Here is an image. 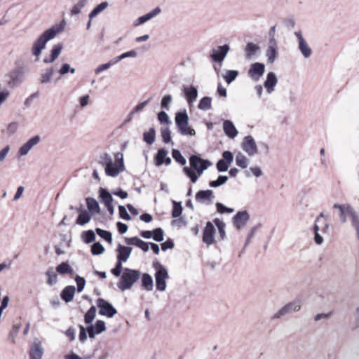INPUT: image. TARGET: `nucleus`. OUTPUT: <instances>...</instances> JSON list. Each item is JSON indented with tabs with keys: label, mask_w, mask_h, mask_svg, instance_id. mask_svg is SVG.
Wrapping results in <instances>:
<instances>
[{
	"label": "nucleus",
	"mask_w": 359,
	"mask_h": 359,
	"mask_svg": "<svg viewBox=\"0 0 359 359\" xmlns=\"http://www.w3.org/2000/svg\"><path fill=\"white\" fill-rule=\"evenodd\" d=\"M95 231H96L97 234L99 236H100L102 238H103L104 240H105L106 241H107L110 243H111L112 235H111V232L106 231V230H103L100 228H97L95 229Z\"/></svg>",
	"instance_id": "a18cd8bd"
},
{
	"label": "nucleus",
	"mask_w": 359,
	"mask_h": 359,
	"mask_svg": "<svg viewBox=\"0 0 359 359\" xmlns=\"http://www.w3.org/2000/svg\"><path fill=\"white\" fill-rule=\"evenodd\" d=\"M99 194L101 203L104 204L109 202H113V197L111 194L104 188H100Z\"/></svg>",
	"instance_id": "f704fd0d"
},
{
	"label": "nucleus",
	"mask_w": 359,
	"mask_h": 359,
	"mask_svg": "<svg viewBox=\"0 0 359 359\" xmlns=\"http://www.w3.org/2000/svg\"><path fill=\"white\" fill-rule=\"evenodd\" d=\"M313 231H314V234H315L314 241H315L316 243L318 245L322 244L323 243V238L319 233L320 226L318 224H314Z\"/></svg>",
	"instance_id": "6e6d98bb"
},
{
	"label": "nucleus",
	"mask_w": 359,
	"mask_h": 359,
	"mask_svg": "<svg viewBox=\"0 0 359 359\" xmlns=\"http://www.w3.org/2000/svg\"><path fill=\"white\" fill-rule=\"evenodd\" d=\"M229 50V45L224 44L223 46H219L212 50L210 57L216 62H221L225 58Z\"/></svg>",
	"instance_id": "2eb2a0df"
},
{
	"label": "nucleus",
	"mask_w": 359,
	"mask_h": 359,
	"mask_svg": "<svg viewBox=\"0 0 359 359\" xmlns=\"http://www.w3.org/2000/svg\"><path fill=\"white\" fill-rule=\"evenodd\" d=\"M118 212H119V216L121 219H123L126 221H129L131 219V217L128 213V212L124 206L119 205L118 206Z\"/></svg>",
	"instance_id": "338daca9"
},
{
	"label": "nucleus",
	"mask_w": 359,
	"mask_h": 359,
	"mask_svg": "<svg viewBox=\"0 0 359 359\" xmlns=\"http://www.w3.org/2000/svg\"><path fill=\"white\" fill-rule=\"evenodd\" d=\"M216 208L218 212L221 214L224 213H232L233 212L234 210L231 208L226 207L224 204L221 203H216Z\"/></svg>",
	"instance_id": "052dcab7"
},
{
	"label": "nucleus",
	"mask_w": 359,
	"mask_h": 359,
	"mask_svg": "<svg viewBox=\"0 0 359 359\" xmlns=\"http://www.w3.org/2000/svg\"><path fill=\"white\" fill-rule=\"evenodd\" d=\"M109 6V4L107 1H103L96 6L89 13L88 18L90 20H93L95 18L99 13L102 12L104 9H106Z\"/></svg>",
	"instance_id": "2f4dec72"
},
{
	"label": "nucleus",
	"mask_w": 359,
	"mask_h": 359,
	"mask_svg": "<svg viewBox=\"0 0 359 359\" xmlns=\"http://www.w3.org/2000/svg\"><path fill=\"white\" fill-rule=\"evenodd\" d=\"M168 156V151L164 149H160L155 156L154 161L156 166H161L163 163L168 165L171 163V158Z\"/></svg>",
	"instance_id": "412c9836"
},
{
	"label": "nucleus",
	"mask_w": 359,
	"mask_h": 359,
	"mask_svg": "<svg viewBox=\"0 0 359 359\" xmlns=\"http://www.w3.org/2000/svg\"><path fill=\"white\" fill-rule=\"evenodd\" d=\"M56 271L60 274H70L72 275L74 273L73 269L67 262H62L57 265L56 267Z\"/></svg>",
	"instance_id": "e433bc0d"
},
{
	"label": "nucleus",
	"mask_w": 359,
	"mask_h": 359,
	"mask_svg": "<svg viewBox=\"0 0 359 359\" xmlns=\"http://www.w3.org/2000/svg\"><path fill=\"white\" fill-rule=\"evenodd\" d=\"M238 72L236 70H227L223 76L225 81L229 84L233 82L238 76Z\"/></svg>",
	"instance_id": "49530a36"
},
{
	"label": "nucleus",
	"mask_w": 359,
	"mask_h": 359,
	"mask_svg": "<svg viewBox=\"0 0 359 359\" xmlns=\"http://www.w3.org/2000/svg\"><path fill=\"white\" fill-rule=\"evenodd\" d=\"M76 288L73 285L65 287L61 292L60 297L65 302L69 303L72 301Z\"/></svg>",
	"instance_id": "a878e982"
},
{
	"label": "nucleus",
	"mask_w": 359,
	"mask_h": 359,
	"mask_svg": "<svg viewBox=\"0 0 359 359\" xmlns=\"http://www.w3.org/2000/svg\"><path fill=\"white\" fill-rule=\"evenodd\" d=\"M94 327L97 334H101L106 330L105 323L101 320H97Z\"/></svg>",
	"instance_id": "69168bd1"
},
{
	"label": "nucleus",
	"mask_w": 359,
	"mask_h": 359,
	"mask_svg": "<svg viewBox=\"0 0 359 359\" xmlns=\"http://www.w3.org/2000/svg\"><path fill=\"white\" fill-rule=\"evenodd\" d=\"M236 163L238 167L245 169L248 167V160L244 154L239 152L236 156Z\"/></svg>",
	"instance_id": "a19ab883"
},
{
	"label": "nucleus",
	"mask_w": 359,
	"mask_h": 359,
	"mask_svg": "<svg viewBox=\"0 0 359 359\" xmlns=\"http://www.w3.org/2000/svg\"><path fill=\"white\" fill-rule=\"evenodd\" d=\"M171 102H172V96L170 95H166L163 97V99L161 100V106L163 109L169 110L170 104Z\"/></svg>",
	"instance_id": "680f3d73"
},
{
	"label": "nucleus",
	"mask_w": 359,
	"mask_h": 359,
	"mask_svg": "<svg viewBox=\"0 0 359 359\" xmlns=\"http://www.w3.org/2000/svg\"><path fill=\"white\" fill-rule=\"evenodd\" d=\"M278 55V45L276 39L269 40V46L266 51L268 63L272 64Z\"/></svg>",
	"instance_id": "a211bd4d"
},
{
	"label": "nucleus",
	"mask_w": 359,
	"mask_h": 359,
	"mask_svg": "<svg viewBox=\"0 0 359 359\" xmlns=\"http://www.w3.org/2000/svg\"><path fill=\"white\" fill-rule=\"evenodd\" d=\"M250 219V215L246 210L238 212L233 218L235 226L240 229L243 227Z\"/></svg>",
	"instance_id": "aec40b11"
},
{
	"label": "nucleus",
	"mask_w": 359,
	"mask_h": 359,
	"mask_svg": "<svg viewBox=\"0 0 359 359\" xmlns=\"http://www.w3.org/2000/svg\"><path fill=\"white\" fill-rule=\"evenodd\" d=\"M301 309V305L298 301L290 302L279 309L273 315L271 319H278L285 315L292 313L294 311H299Z\"/></svg>",
	"instance_id": "6e6552de"
},
{
	"label": "nucleus",
	"mask_w": 359,
	"mask_h": 359,
	"mask_svg": "<svg viewBox=\"0 0 359 359\" xmlns=\"http://www.w3.org/2000/svg\"><path fill=\"white\" fill-rule=\"evenodd\" d=\"M86 205L88 209L92 213L99 214L100 212V208L98 202L94 198L91 197H88L86 198Z\"/></svg>",
	"instance_id": "c756f323"
},
{
	"label": "nucleus",
	"mask_w": 359,
	"mask_h": 359,
	"mask_svg": "<svg viewBox=\"0 0 359 359\" xmlns=\"http://www.w3.org/2000/svg\"><path fill=\"white\" fill-rule=\"evenodd\" d=\"M151 98H149L147 100L140 102L138 104H137L133 110L130 112L128 115V118L126 121V122L129 121L132 117L136 113L144 109V107L151 101Z\"/></svg>",
	"instance_id": "ea45409f"
},
{
	"label": "nucleus",
	"mask_w": 359,
	"mask_h": 359,
	"mask_svg": "<svg viewBox=\"0 0 359 359\" xmlns=\"http://www.w3.org/2000/svg\"><path fill=\"white\" fill-rule=\"evenodd\" d=\"M65 25V21L62 20L59 24H55L43 32L34 42L32 47V53L36 57V61L39 60V56L42 50L46 48V43L63 31Z\"/></svg>",
	"instance_id": "f257e3e1"
},
{
	"label": "nucleus",
	"mask_w": 359,
	"mask_h": 359,
	"mask_svg": "<svg viewBox=\"0 0 359 359\" xmlns=\"http://www.w3.org/2000/svg\"><path fill=\"white\" fill-rule=\"evenodd\" d=\"M104 248L103 245L97 242L91 245V252L93 255H99L104 252Z\"/></svg>",
	"instance_id": "5fc2aeb1"
},
{
	"label": "nucleus",
	"mask_w": 359,
	"mask_h": 359,
	"mask_svg": "<svg viewBox=\"0 0 359 359\" xmlns=\"http://www.w3.org/2000/svg\"><path fill=\"white\" fill-rule=\"evenodd\" d=\"M133 248L128 246H124L121 244H118L117 246V260L120 262H126L128 259Z\"/></svg>",
	"instance_id": "4be33fe9"
},
{
	"label": "nucleus",
	"mask_w": 359,
	"mask_h": 359,
	"mask_svg": "<svg viewBox=\"0 0 359 359\" xmlns=\"http://www.w3.org/2000/svg\"><path fill=\"white\" fill-rule=\"evenodd\" d=\"M173 208L172 211V217L174 218L179 217L182 212V207L180 202L172 201Z\"/></svg>",
	"instance_id": "8fccbe9b"
},
{
	"label": "nucleus",
	"mask_w": 359,
	"mask_h": 359,
	"mask_svg": "<svg viewBox=\"0 0 359 359\" xmlns=\"http://www.w3.org/2000/svg\"><path fill=\"white\" fill-rule=\"evenodd\" d=\"M215 224L217 226L221 239H224L225 237V223L221 221L219 219L216 218L213 220Z\"/></svg>",
	"instance_id": "09e8293b"
},
{
	"label": "nucleus",
	"mask_w": 359,
	"mask_h": 359,
	"mask_svg": "<svg viewBox=\"0 0 359 359\" xmlns=\"http://www.w3.org/2000/svg\"><path fill=\"white\" fill-rule=\"evenodd\" d=\"M175 120L180 134L182 135H195V130L189 126V116L186 111L177 112L175 114Z\"/></svg>",
	"instance_id": "20e7f679"
},
{
	"label": "nucleus",
	"mask_w": 359,
	"mask_h": 359,
	"mask_svg": "<svg viewBox=\"0 0 359 359\" xmlns=\"http://www.w3.org/2000/svg\"><path fill=\"white\" fill-rule=\"evenodd\" d=\"M259 46L252 42L247 43L245 48V57L247 60L255 57L256 53L259 50Z\"/></svg>",
	"instance_id": "bb28decb"
},
{
	"label": "nucleus",
	"mask_w": 359,
	"mask_h": 359,
	"mask_svg": "<svg viewBox=\"0 0 359 359\" xmlns=\"http://www.w3.org/2000/svg\"><path fill=\"white\" fill-rule=\"evenodd\" d=\"M158 119L161 123H170L168 115L164 111H161L158 114Z\"/></svg>",
	"instance_id": "774afa93"
},
{
	"label": "nucleus",
	"mask_w": 359,
	"mask_h": 359,
	"mask_svg": "<svg viewBox=\"0 0 359 359\" xmlns=\"http://www.w3.org/2000/svg\"><path fill=\"white\" fill-rule=\"evenodd\" d=\"M46 276H48L47 283L49 285L52 286L56 284L57 281V275L55 271H53L52 269L48 270L46 272Z\"/></svg>",
	"instance_id": "864d4df0"
},
{
	"label": "nucleus",
	"mask_w": 359,
	"mask_h": 359,
	"mask_svg": "<svg viewBox=\"0 0 359 359\" xmlns=\"http://www.w3.org/2000/svg\"><path fill=\"white\" fill-rule=\"evenodd\" d=\"M212 99L210 97H203L199 102L198 107L201 110L208 111L212 107Z\"/></svg>",
	"instance_id": "58836bf2"
},
{
	"label": "nucleus",
	"mask_w": 359,
	"mask_h": 359,
	"mask_svg": "<svg viewBox=\"0 0 359 359\" xmlns=\"http://www.w3.org/2000/svg\"><path fill=\"white\" fill-rule=\"evenodd\" d=\"M215 228L211 222H208L203 230V241L208 245L215 242Z\"/></svg>",
	"instance_id": "dca6fc26"
},
{
	"label": "nucleus",
	"mask_w": 359,
	"mask_h": 359,
	"mask_svg": "<svg viewBox=\"0 0 359 359\" xmlns=\"http://www.w3.org/2000/svg\"><path fill=\"white\" fill-rule=\"evenodd\" d=\"M277 83L278 79L276 74L272 72H269L266 76V79L264 83V86L269 94H271L274 90V88Z\"/></svg>",
	"instance_id": "5701e85b"
},
{
	"label": "nucleus",
	"mask_w": 359,
	"mask_h": 359,
	"mask_svg": "<svg viewBox=\"0 0 359 359\" xmlns=\"http://www.w3.org/2000/svg\"><path fill=\"white\" fill-rule=\"evenodd\" d=\"M161 137L163 138V141L165 143H169L171 141V135L170 130L168 127L161 128Z\"/></svg>",
	"instance_id": "bf43d9fd"
},
{
	"label": "nucleus",
	"mask_w": 359,
	"mask_h": 359,
	"mask_svg": "<svg viewBox=\"0 0 359 359\" xmlns=\"http://www.w3.org/2000/svg\"><path fill=\"white\" fill-rule=\"evenodd\" d=\"M44 348L41 341L35 338L29 351V359H42Z\"/></svg>",
	"instance_id": "4468645a"
},
{
	"label": "nucleus",
	"mask_w": 359,
	"mask_h": 359,
	"mask_svg": "<svg viewBox=\"0 0 359 359\" xmlns=\"http://www.w3.org/2000/svg\"><path fill=\"white\" fill-rule=\"evenodd\" d=\"M156 272L154 274L156 288L158 291L163 292L166 289V280L169 278L168 271L166 268L158 261H154L152 264Z\"/></svg>",
	"instance_id": "7ed1b4c3"
},
{
	"label": "nucleus",
	"mask_w": 359,
	"mask_h": 359,
	"mask_svg": "<svg viewBox=\"0 0 359 359\" xmlns=\"http://www.w3.org/2000/svg\"><path fill=\"white\" fill-rule=\"evenodd\" d=\"M161 8L159 7H156L154 10H152L151 12H149L142 16H140L142 23L144 24V23L147 22V21L151 20L152 18H154V17L158 15L161 13Z\"/></svg>",
	"instance_id": "37998d69"
},
{
	"label": "nucleus",
	"mask_w": 359,
	"mask_h": 359,
	"mask_svg": "<svg viewBox=\"0 0 359 359\" xmlns=\"http://www.w3.org/2000/svg\"><path fill=\"white\" fill-rule=\"evenodd\" d=\"M156 132L154 128H149V131L144 133L143 140L144 141L151 145L155 141Z\"/></svg>",
	"instance_id": "4c0bfd02"
},
{
	"label": "nucleus",
	"mask_w": 359,
	"mask_h": 359,
	"mask_svg": "<svg viewBox=\"0 0 359 359\" xmlns=\"http://www.w3.org/2000/svg\"><path fill=\"white\" fill-rule=\"evenodd\" d=\"M91 216L87 210H81L76 219V223L79 225L83 226L89 222Z\"/></svg>",
	"instance_id": "473e14b6"
},
{
	"label": "nucleus",
	"mask_w": 359,
	"mask_h": 359,
	"mask_svg": "<svg viewBox=\"0 0 359 359\" xmlns=\"http://www.w3.org/2000/svg\"><path fill=\"white\" fill-rule=\"evenodd\" d=\"M40 142V137L35 135L23 144L18 150V154L20 156L27 155L33 147Z\"/></svg>",
	"instance_id": "6ab92c4d"
},
{
	"label": "nucleus",
	"mask_w": 359,
	"mask_h": 359,
	"mask_svg": "<svg viewBox=\"0 0 359 359\" xmlns=\"http://www.w3.org/2000/svg\"><path fill=\"white\" fill-rule=\"evenodd\" d=\"M81 238L84 243L88 244L93 243L96 237L93 230H88L81 233Z\"/></svg>",
	"instance_id": "c9c22d12"
},
{
	"label": "nucleus",
	"mask_w": 359,
	"mask_h": 359,
	"mask_svg": "<svg viewBox=\"0 0 359 359\" xmlns=\"http://www.w3.org/2000/svg\"><path fill=\"white\" fill-rule=\"evenodd\" d=\"M62 49V45L61 43H57L53 46V48L50 50V55L52 56V60H56L58 57V56L61 53Z\"/></svg>",
	"instance_id": "4d7b16f0"
},
{
	"label": "nucleus",
	"mask_w": 359,
	"mask_h": 359,
	"mask_svg": "<svg viewBox=\"0 0 359 359\" xmlns=\"http://www.w3.org/2000/svg\"><path fill=\"white\" fill-rule=\"evenodd\" d=\"M152 238L156 242H161L164 240L163 230L158 227L152 231Z\"/></svg>",
	"instance_id": "603ef678"
},
{
	"label": "nucleus",
	"mask_w": 359,
	"mask_h": 359,
	"mask_svg": "<svg viewBox=\"0 0 359 359\" xmlns=\"http://www.w3.org/2000/svg\"><path fill=\"white\" fill-rule=\"evenodd\" d=\"M96 308L92 306L84 316V321L86 324H90L95 318Z\"/></svg>",
	"instance_id": "c03bdc74"
},
{
	"label": "nucleus",
	"mask_w": 359,
	"mask_h": 359,
	"mask_svg": "<svg viewBox=\"0 0 359 359\" xmlns=\"http://www.w3.org/2000/svg\"><path fill=\"white\" fill-rule=\"evenodd\" d=\"M142 287L147 291H151L154 287L152 277L148 273H143L142 276Z\"/></svg>",
	"instance_id": "7c9ffc66"
},
{
	"label": "nucleus",
	"mask_w": 359,
	"mask_h": 359,
	"mask_svg": "<svg viewBox=\"0 0 359 359\" xmlns=\"http://www.w3.org/2000/svg\"><path fill=\"white\" fill-rule=\"evenodd\" d=\"M89 0H79L72 8L70 11L71 15H76L81 12V10L86 6Z\"/></svg>",
	"instance_id": "72a5a7b5"
},
{
	"label": "nucleus",
	"mask_w": 359,
	"mask_h": 359,
	"mask_svg": "<svg viewBox=\"0 0 359 359\" xmlns=\"http://www.w3.org/2000/svg\"><path fill=\"white\" fill-rule=\"evenodd\" d=\"M213 198V191L210 189L201 190L195 196L196 201L200 203L211 204Z\"/></svg>",
	"instance_id": "f3484780"
},
{
	"label": "nucleus",
	"mask_w": 359,
	"mask_h": 359,
	"mask_svg": "<svg viewBox=\"0 0 359 359\" xmlns=\"http://www.w3.org/2000/svg\"><path fill=\"white\" fill-rule=\"evenodd\" d=\"M104 170L107 176L113 177L118 176L120 172L123 170L121 168L118 167L113 162H111L110 165H107V166L104 168Z\"/></svg>",
	"instance_id": "c85d7f7f"
},
{
	"label": "nucleus",
	"mask_w": 359,
	"mask_h": 359,
	"mask_svg": "<svg viewBox=\"0 0 359 359\" xmlns=\"http://www.w3.org/2000/svg\"><path fill=\"white\" fill-rule=\"evenodd\" d=\"M223 130L225 135L231 139L235 138L238 133L233 123L230 120L224 121Z\"/></svg>",
	"instance_id": "b1692460"
},
{
	"label": "nucleus",
	"mask_w": 359,
	"mask_h": 359,
	"mask_svg": "<svg viewBox=\"0 0 359 359\" xmlns=\"http://www.w3.org/2000/svg\"><path fill=\"white\" fill-rule=\"evenodd\" d=\"M8 84L12 88L20 86L25 80V70L22 67H18L8 74Z\"/></svg>",
	"instance_id": "423d86ee"
},
{
	"label": "nucleus",
	"mask_w": 359,
	"mask_h": 359,
	"mask_svg": "<svg viewBox=\"0 0 359 359\" xmlns=\"http://www.w3.org/2000/svg\"><path fill=\"white\" fill-rule=\"evenodd\" d=\"M75 281L76 283L78 292H81L86 285L85 279L79 276H76L75 278Z\"/></svg>",
	"instance_id": "0e129e2a"
},
{
	"label": "nucleus",
	"mask_w": 359,
	"mask_h": 359,
	"mask_svg": "<svg viewBox=\"0 0 359 359\" xmlns=\"http://www.w3.org/2000/svg\"><path fill=\"white\" fill-rule=\"evenodd\" d=\"M172 156L175 161L180 165H184L187 163V160L179 150L173 149L172 151Z\"/></svg>",
	"instance_id": "de8ad7c7"
},
{
	"label": "nucleus",
	"mask_w": 359,
	"mask_h": 359,
	"mask_svg": "<svg viewBox=\"0 0 359 359\" xmlns=\"http://www.w3.org/2000/svg\"><path fill=\"white\" fill-rule=\"evenodd\" d=\"M184 93L186 95L187 102L190 104L194 102L198 97V90L194 86H184Z\"/></svg>",
	"instance_id": "cd10ccee"
},
{
	"label": "nucleus",
	"mask_w": 359,
	"mask_h": 359,
	"mask_svg": "<svg viewBox=\"0 0 359 359\" xmlns=\"http://www.w3.org/2000/svg\"><path fill=\"white\" fill-rule=\"evenodd\" d=\"M233 161V154L229 151H224L222 154V158L219 159L216 164L217 170L221 172H226Z\"/></svg>",
	"instance_id": "ddd939ff"
},
{
	"label": "nucleus",
	"mask_w": 359,
	"mask_h": 359,
	"mask_svg": "<svg viewBox=\"0 0 359 359\" xmlns=\"http://www.w3.org/2000/svg\"><path fill=\"white\" fill-rule=\"evenodd\" d=\"M335 209H339L340 211V218L343 223L347 220L346 216L348 215L351 218L352 226L359 220V215L352 208L349 204H338L335 203L333 205Z\"/></svg>",
	"instance_id": "39448f33"
},
{
	"label": "nucleus",
	"mask_w": 359,
	"mask_h": 359,
	"mask_svg": "<svg viewBox=\"0 0 359 359\" xmlns=\"http://www.w3.org/2000/svg\"><path fill=\"white\" fill-rule=\"evenodd\" d=\"M97 306L99 308V313L108 318H112L116 313V309L107 301L102 298L97 300Z\"/></svg>",
	"instance_id": "1a4fd4ad"
},
{
	"label": "nucleus",
	"mask_w": 359,
	"mask_h": 359,
	"mask_svg": "<svg viewBox=\"0 0 359 359\" xmlns=\"http://www.w3.org/2000/svg\"><path fill=\"white\" fill-rule=\"evenodd\" d=\"M243 150L249 156H252L258 153L255 139L251 135L245 136L242 142Z\"/></svg>",
	"instance_id": "9b49d317"
},
{
	"label": "nucleus",
	"mask_w": 359,
	"mask_h": 359,
	"mask_svg": "<svg viewBox=\"0 0 359 359\" xmlns=\"http://www.w3.org/2000/svg\"><path fill=\"white\" fill-rule=\"evenodd\" d=\"M227 180H228L227 176L219 175L216 180L210 181L209 182V186L210 187L215 188V187H219L221 185H223L224 184H225Z\"/></svg>",
	"instance_id": "3c124183"
},
{
	"label": "nucleus",
	"mask_w": 359,
	"mask_h": 359,
	"mask_svg": "<svg viewBox=\"0 0 359 359\" xmlns=\"http://www.w3.org/2000/svg\"><path fill=\"white\" fill-rule=\"evenodd\" d=\"M294 34L297 39L298 50L300 51L302 55L305 59L309 58L311 56L313 51L305 39L303 37L302 32L301 30H298L296 31Z\"/></svg>",
	"instance_id": "0eeeda50"
},
{
	"label": "nucleus",
	"mask_w": 359,
	"mask_h": 359,
	"mask_svg": "<svg viewBox=\"0 0 359 359\" xmlns=\"http://www.w3.org/2000/svg\"><path fill=\"white\" fill-rule=\"evenodd\" d=\"M140 271L125 268L117 283V287L122 292L130 290L133 284L140 279Z\"/></svg>",
	"instance_id": "f03ea898"
},
{
	"label": "nucleus",
	"mask_w": 359,
	"mask_h": 359,
	"mask_svg": "<svg viewBox=\"0 0 359 359\" xmlns=\"http://www.w3.org/2000/svg\"><path fill=\"white\" fill-rule=\"evenodd\" d=\"M211 165H202L200 168L192 170L191 168L185 166L183 168L184 173L190 179L192 183H196L199 177L203 172L207 170Z\"/></svg>",
	"instance_id": "f8f14e48"
},
{
	"label": "nucleus",
	"mask_w": 359,
	"mask_h": 359,
	"mask_svg": "<svg viewBox=\"0 0 359 359\" xmlns=\"http://www.w3.org/2000/svg\"><path fill=\"white\" fill-rule=\"evenodd\" d=\"M113 162L111 158L107 153H104L100 156L99 163L102 165L107 167V165Z\"/></svg>",
	"instance_id": "13d9d810"
},
{
	"label": "nucleus",
	"mask_w": 359,
	"mask_h": 359,
	"mask_svg": "<svg viewBox=\"0 0 359 359\" xmlns=\"http://www.w3.org/2000/svg\"><path fill=\"white\" fill-rule=\"evenodd\" d=\"M190 168L194 170L200 168L202 165H212V163L206 159L201 158L198 155H192L189 158Z\"/></svg>",
	"instance_id": "393cba45"
},
{
	"label": "nucleus",
	"mask_w": 359,
	"mask_h": 359,
	"mask_svg": "<svg viewBox=\"0 0 359 359\" xmlns=\"http://www.w3.org/2000/svg\"><path fill=\"white\" fill-rule=\"evenodd\" d=\"M265 72V65L261 62L252 64L248 71V76L255 82H257Z\"/></svg>",
	"instance_id": "9d476101"
},
{
	"label": "nucleus",
	"mask_w": 359,
	"mask_h": 359,
	"mask_svg": "<svg viewBox=\"0 0 359 359\" xmlns=\"http://www.w3.org/2000/svg\"><path fill=\"white\" fill-rule=\"evenodd\" d=\"M61 75H65L68 72H71L72 74H74L76 70L74 68H72L70 65L67 63H65L62 65L61 68L58 71Z\"/></svg>",
	"instance_id": "e2e57ef3"
},
{
	"label": "nucleus",
	"mask_w": 359,
	"mask_h": 359,
	"mask_svg": "<svg viewBox=\"0 0 359 359\" xmlns=\"http://www.w3.org/2000/svg\"><path fill=\"white\" fill-rule=\"evenodd\" d=\"M54 74L53 67L48 68L46 72L41 75L40 82L41 83H47L50 82L52 76Z\"/></svg>",
	"instance_id": "79ce46f5"
}]
</instances>
